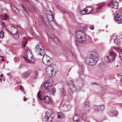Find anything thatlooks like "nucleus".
<instances>
[{
    "label": "nucleus",
    "instance_id": "1",
    "mask_svg": "<svg viewBox=\"0 0 122 122\" xmlns=\"http://www.w3.org/2000/svg\"><path fill=\"white\" fill-rule=\"evenodd\" d=\"M44 47L42 44L39 42L35 49V52L36 54L41 56L42 58V62L46 65H49L52 63V59L45 54Z\"/></svg>",
    "mask_w": 122,
    "mask_h": 122
},
{
    "label": "nucleus",
    "instance_id": "2",
    "mask_svg": "<svg viewBox=\"0 0 122 122\" xmlns=\"http://www.w3.org/2000/svg\"><path fill=\"white\" fill-rule=\"evenodd\" d=\"M98 58V56L97 52L93 51L91 52L89 57L86 58L85 61L89 65H94L97 61Z\"/></svg>",
    "mask_w": 122,
    "mask_h": 122
},
{
    "label": "nucleus",
    "instance_id": "3",
    "mask_svg": "<svg viewBox=\"0 0 122 122\" xmlns=\"http://www.w3.org/2000/svg\"><path fill=\"white\" fill-rule=\"evenodd\" d=\"M75 35L76 40L78 42L82 43L86 40V36L84 32L82 30H77L76 32Z\"/></svg>",
    "mask_w": 122,
    "mask_h": 122
},
{
    "label": "nucleus",
    "instance_id": "4",
    "mask_svg": "<svg viewBox=\"0 0 122 122\" xmlns=\"http://www.w3.org/2000/svg\"><path fill=\"white\" fill-rule=\"evenodd\" d=\"M57 71L56 66L53 64L51 66H49L46 68V71L47 75L50 76H54Z\"/></svg>",
    "mask_w": 122,
    "mask_h": 122
},
{
    "label": "nucleus",
    "instance_id": "5",
    "mask_svg": "<svg viewBox=\"0 0 122 122\" xmlns=\"http://www.w3.org/2000/svg\"><path fill=\"white\" fill-rule=\"evenodd\" d=\"M117 55L113 51L109 52V55L105 58V60L107 62L111 63L115 61Z\"/></svg>",
    "mask_w": 122,
    "mask_h": 122
},
{
    "label": "nucleus",
    "instance_id": "6",
    "mask_svg": "<svg viewBox=\"0 0 122 122\" xmlns=\"http://www.w3.org/2000/svg\"><path fill=\"white\" fill-rule=\"evenodd\" d=\"M37 97L40 100H44L45 102L47 104L51 103V101L50 98L48 96L45 97L44 94L42 91H39L37 95Z\"/></svg>",
    "mask_w": 122,
    "mask_h": 122
},
{
    "label": "nucleus",
    "instance_id": "7",
    "mask_svg": "<svg viewBox=\"0 0 122 122\" xmlns=\"http://www.w3.org/2000/svg\"><path fill=\"white\" fill-rule=\"evenodd\" d=\"M26 55V57L25 59V60L27 63H35L34 58L33 57L29 49H27Z\"/></svg>",
    "mask_w": 122,
    "mask_h": 122
},
{
    "label": "nucleus",
    "instance_id": "8",
    "mask_svg": "<svg viewBox=\"0 0 122 122\" xmlns=\"http://www.w3.org/2000/svg\"><path fill=\"white\" fill-rule=\"evenodd\" d=\"M52 114V111L50 110H48L46 112L45 116V120L48 122H51L52 120V117L51 115Z\"/></svg>",
    "mask_w": 122,
    "mask_h": 122
},
{
    "label": "nucleus",
    "instance_id": "9",
    "mask_svg": "<svg viewBox=\"0 0 122 122\" xmlns=\"http://www.w3.org/2000/svg\"><path fill=\"white\" fill-rule=\"evenodd\" d=\"M48 39L49 40H51L52 41H54L57 44L59 45H61L60 41L58 39L55 37L54 35L51 34L50 36H49L48 35Z\"/></svg>",
    "mask_w": 122,
    "mask_h": 122
},
{
    "label": "nucleus",
    "instance_id": "10",
    "mask_svg": "<svg viewBox=\"0 0 122 122\" xmlns=\"http://www.w3.org/2000/svg\"><path fill=\"white\" fill-rule=\"evenodd\" d=\"M108 7H111L112 8L117 9L118 8V3L117 1L112 0L108 4Z\"/></svg>",
    "mask_w": 122,
    "mask_h": 122
},
{
    "label": "nucleus",
    "instance_id": "11",
    "mask_svg": "<svg viewBox=\"0 0 122 122\" xmlns=\"http://www.w3.org/2000/svg\"><path fill=\"white\" fill-rule=\"evenodd\" d=\"M90 104L89 102H86L83 107L84 113L82 114L84 116L85 114L89 112L90 109Z\"/></svg>",
    "mask_w": 122,
    "mask_h": 122
},
{
    "label": "nucleus",
    "instance_id": "12",
    "mask_svg": "<svg viewBox=\"0 0 122 122\" xmlns=\"http://www.w3.org/2000/svg\"><path fill=\"white\" fill-rule=\"evenodd\" d=\"M13 29L14 30L16 31H17V28L15 27L11 24H8L6 26V29L7 31L9 33H11V30H13Z\"/></svg>",
    "mask_w": 122,
    "mask_h": 122
},
{
    "label": "nucleus",
    "instance_id": "13",
    "mask_svg": "<svg viewBox=\"0 0 122 122\" xmlns=\"http://www.w3.org/2000/svg\"><path fill=\"white\" fill-rule=\"evenodd\" d=\"M39 17L41 20V22L42 25L46 27H47V21L45 19L44 17L41 15H39Z\"/></svg>",
    "mask_w": 122,
    "mask_h": 122
},
{
    "label": "nucleus",
    "instance_id": "14",
    "mask_svg": "<svg viewBox=\"0 0 122 122\" xmlns=\"http://www.w3.org/2000/svg\"><path fill=\"white\" fill-rule=\"evenodd\" d=\"M121 13L118 12L116 14V15L114 17V20L116 21H120L122 19V16Z\"/></svg>",
    "mask_w": 122,
    "mask_h": 122
},
{
    "label": "nucleus",
    "instance_id": "15",
    "mask_svg": "<svg viewBox=\"0 0 122 122\" xmlns=\"http://www.w3.org/2000/svg\"><path fill=\"white\" fill-rule=\"evenodd\" d=\"M79 26L81 30L83 31H86L87 30V27L84 24H81Z\"/></svg>",
    "mask_w": 122,
    "mask_h": 122
},
{
    "label": "nucleus",
    "instance_id": "16",
    "mask_svg": "<svg viewBox=\"0 0 122 122\" xmlns=\"http://www.w3.org/2000/svg\"><path fill=\"white\" fill-rule=\"evenodd\" d=\"M52 82H50L49 81H46L44 83V87H48L50 86H52Z\"/></svg>",
    "mask_w": 122,
    "mask_h": 122
},
{
    "label": "nucleus",
    "instance_id": "17",
    "mask_svg": "<svg viewBox=\"0 0 122 122\" xmlns=\"http://www.w3.org/2000/svg\"><path fill=\"white\" fill-rule=\"evenodd\" d=\"M92 8L90 6L86 7L85 8V10L87 14H88L90 13L92 11Z\"/></svg>",
    "mask_w": 122,
    "mask_h": 122
},
{
    "label": "nucleus",
    "instance_id": "18",
    "mask_svg": "<svg viewBox=\"0 0 122 122\" xmlns=\"http://www.w3.org/2000/svg\"><path fill=\"white\" fill-rule=\"evenodd\" d=\"M118 113V112L116 109L111 111L109 113L110 115L111 116H113L116 115Z\"/></svg>",
    "mask_w": 122,
    "mask_h": 122
},
{
    "label": "nucleus",
    "instance_id": "19",
    "mask_svg": "<svg viewBox=\"0 0 122 122\" xmlns=\"http://www.w3.org/2000/svg\"><path fill=\"white\" fill-rule=\"evenodd\" d=\"M27 39L25 37H24L23 38V42L22 43V46L23 47H25L27 43Z\"/></svg>",
    "mask_w": 122,
    "mask_h": 122
},
{
    "label": "nucleus",
    "instance_id": "20",
    "mask_svg": "<svg viewBox=\"0 0 122 122\" xmlns=\"http://www.w3.org/2000/svg\"><path fill=\"white\" fill-rule=\"evenodd\" d=\"M79 116L77 114H76L73 116V120L74 121H75L77 122H78L79 121Z\"/></svg>",
    "mask_w": 122,
    "mask_h": 122
},
{
    "label": "nucleus",
    "instance_id": "21",
    "mask_svg": "<svg viewBox=\"0 0 122 122\" xmlns=\"http://www.w3.org/2000/svg\"><path fill=\"white\" fill-rule=\"evenodd\" d=\"M31 72L30 71H27L25 72L23 74L25 78H27L31 74Z\"/></svg>",
    "mask_w": 122,
    "mask_h": 122
},
{
    "label": "nucleus",
    "instance_id": "22",
    "mask_svg": "<svg viewBox=\"0 0 122 122\" xmlns=\"http://www.w3.org/2000/svg\"><path fill=\"white\" fill-rule=\"evenodd\" d=\"M48 22H51L53 20V17L52 15H48L47 16Z\"/></svg>",
    "mask_w": 122,
    "mask_h": 122
},
{
    "label": "nucleus",
    "instance_id": "23",
    "mask_svg": "<svg viewBox=\"0 0 122 122\" xmlns=\"http://www.w3.org/2000/svg\"><path fill=\"white\" fill-rule=\"evenodd\" d=\"M70 89L72 93L76 91V88L74 85H71L69 86Z\"/></svg>",
    "mask_w": 122,
    "mask_h": 122
},
{
    "label": "nucleus",
    "instance_id": "24",
    "mask_svg": "<svg viewBox=\"0 0 122 122\" xmlns=\"http://www.w3.org/2000/svg\"><path fill=\"white\" fill-rule=\"evenodd\" d=\"M2 19L3 20H7L9 19V17L7 14L5 13L3 16Z\"/></svg>",
    "mask_w": 122,
    "mask_h": 122
},
{
    "label": "nucleus",
    "instance_id": "25",
    "mask_svg": "<svg viewBox=\"0 0 122 122\" xmlns=\"http://www.w3.org/2000/svg\"><path fill=\"white\" fill-rule=\"evenodd\" d=\"M98 66L100 68L102 69L105 67V65L104 63L101 62L99 64Z\"/></svg>",
    "mask_w": 122,
    "mask_h": 122
},
{
    "label": "nucleus",
    "instance_id": "26",
    "mask_svg": "<svg viewBox=\"0 0 122 122\" xmlns=\"http://www.w3.org/2000/svg\"><path fill=\"white\" fill-rule=\"evenodd\" d=\"M11 7L13 10L16 13H19V10L15 7L12 5H11Z\"/></svg>",
    "mask_w": 122,
    "mask_h": 122
},
{
    "label": "nucleus",
    "instance_id": "27",
    "mask_svg": "<svg viewBox=\"0 0 122 122\" xmlns=\"http://www.w3.org/2000/svg\"><path fill=\"white\" fill-rule=\"evenodd\" d=\"M114 42L117 45H119L120 43V39L118 38H117L115 39L114 40Z\"/></svg>",
    "mask_w": 122,
    "mask_h": 122
},
{
    "label": "nucleus",
    "instance_id": "28",
    "mask_svg": "<svg viewBox=\"0 0 122 122\" xmlns=\"http://www.w3.org/2000/svg\"><path fill=\"white\" fill-rule=\"evenodd\" d=\"M59 91L64 95H66V91L65 90H64V88H60L59 89Z\"/></svg>",
    "mask_w": 122,
    "mask_h": 122
},
{
    "label": "nucleus",
    "instance_id": "29",
    "mask_svg": "<svg viewBox=\"0 0 122 122\" xmlns=\"http://www.w3.org/2000/svg\"><path fill=\"white\" fill-rule=\"evenodd\" d=\"M14 36L15 38L16 39H18L19 37V34L17 32L15 33L13 35Z\"/></svg>",
    "mask_w": 122,
    "mask_h": 122
},
{
    "label": "nucleus",
    "instance_id": "30",
    "mask_svg": "<svg viewBox=\"0 0 122 122\" xmlns=\"http://www.w3.org/2000/svg\"><path fill=\"white\" fill-rule=\"evenodd\" d=\"M58 115L57 116V118H59L60 117H63V115L62 113L61 112H58Z\"/></svg>",
    "mask_w": 122,
    "mask_h": 122
},
{
    "label": "nucleus",
    "instance_id": "31",
    "mask_svg": "<svg viewBox=\"0 0 122 122\" xmlns=\"http://www.w3.org/2000/svg\"><path fill=\"white\" fill-rule=\"evenodd\" d=\"M85 8L83 10L81 11L80 12V13L82 15H84L87 14V13L86 12Z\"/></svg>",
    "mask_w": 122,
    "mask_h": 122
},
{
    "label": "nucleus",
    "instance_id": "32",
    "mask_svg": "<svg viewBox=\"0 0 122 122\" xmlns=\"http://www.w3.org/2000/svg\"><path fill=\"white\" fill-rule=\"evenodd\" d=\"M4 35L3 31L1 30L0 31V38H3L4 37Z\"/></svg>",
    "mask_w": 122,
    "mask_h": 122
},
{
    "label": "nucleus",
    "instance_id": "33",
    "mask_svg": "<svg viewBox=\"0 0 122 122\" xmlns=\"http://www.w3.org/2000/svg\"><path fill=\"white\" fill-rule=\"evenodd\" d=\"M93 107L95 111L98 112L99 111L98 106H95Z\"/></svg>",
    "mask_w": 122,
    "mask_h": 122
},
{
    "label": "nucleus",
    "instance_id": "34",
    "mask_svg": "<svg viewBox=\"0 0 122 122\" xmlns=\"http://www.w3.org/2000/svg\"><path fill=\"white\" fill-rule=\"evenodd\" d=\"M46 14H47V16L48 15H52V12L49 10H47L46 11Z\"/></svg>",
    "mask_w": 122,
    "mask_h": 122
},
{
    "label": "nucleus",
    "instance_id": "35",
    "mask_svg": "<svg viewBox=\"0 0 122 122\" xmlns=\"http://www.w3.org/2000/svg\"><path fill=\"white\" fill-rule=\"evenodd\" d=\"M103 5L102 3H100L97 5V8L96 10L98 9H100L102 7Z\"/></svg>",
    "mask_w": 122,
    "mask_h": 122
},
{
    "label": "nucleus",
    "instance_id": "36",
    "mask_svg": "<svg viewBox=\"0 0 122 122\" xmlns=\"http://www.w3.org/2000/svg\"><path fill=\"white\" fill-rule=\"evenodd\" d=\"M99 106V110H103L104 109V106L103 105Z\"/></svg>",
    "mask_w": 122,
    "mask_h": 122
},
{
    "label": "nucleus",
    "instance_id": "37",
    "mask_svg": "<svg viewBox=\"0 0 122 122\" xmlns=\"http://www.w3.org/2000/svg\"><path fill=\"white\" fill-rule=\"evenodd\" d=\"M49 88L48 87H44V92L45 93H47L48 91Z\"/></svg>",
    "mask_w": 122,
    "mask_h": 122
},
{
    "label": "nucleus",
    "instance_id": "38",
    "mask_svg": "<svg viewBox=\"0 0 122 122\" xmlns=\"http://www.w3.org/2000/svg\"><path fill=\"white\" fill-rule=\"evenodd\" d=\"M11 31L12 32H11V33H11L12 35L14 34H15V33H17L18 32L17 29V31H16L15 30H14V29H13V30H11Z\"/></svg>",
    "mask_w": 122,
    "mask_h": 122
},
{
    "label": "nucleus",
    "instance_id": "39",
    "mask_svg": "<svg viewBox=\"0 0 122 122\" xmlns=\"http://www.w3.org/2000/svg\"><path fill=\"white\" fill-rule=\"evenodd\" d=\"M56 91V89L55 88H53L52 89V94L53 95H54L55 94Z\"/></svg>",
    "mask_w": 122,
    "mask_h": 122
},
{
    "label": "nucleus",
    "instance_id": "40",
    "mask_svg": "<svg viewBox=\"0 0 122 122\" xmlns=\"http://www.w3.org/2000/svg\"><path fill=\"white\" fill-rule=\"evenodd\" d=\"M74 85L73 84V81L72 80H70L69 83V86H70V85Z\"/></svg>",
    "mask_w": 122,
    "mask_h": 122
},
{
    "label": "nucleus",
    "instance_id": "41",
    "mask_svg": "<svg viewBox=\"0 0 122 122\" xmlns=\"http://www.w3.org/2000/svg\"><path fill=\"white\" fill-rule=\"evenodd\" d=\"M14 61H18L19 60V58L17 57H15L14 59Z\"/></svg>",
    "mask_w": 122,
    "mask_h": 122
},
{
    "label": "nucleus",
    "instance_id": "42",
    "mask_svg": "<svg viewBox=\"0 0 122 122\" xmlns=\"http://www.w3.org/2000/svg\"><path fill=\"white\" fill-rule=\"evenodd\" d=\"M20 90H21L22 92H24V88L22 86H20Z\"/></svg>",
    "mask_w": 122,
    "mask_h": 122
},
{
    "label": "nucleus",
    "instance_id": "43",
    "mask_svg": "<svg viewBox=\"0 0 122 122\" xmlns=\"http://www.w3.org/2000/svg\"><path fill=\"white\" fill-rule=\"evenodd\" d=\"M57 7L58 9H59L61 10H62V8L59 5L57 6Z\"/></svg>",
    "mask_w": 122,
    "mask_h": 122
},
{
    "label": "nucleus",
    "instance_id": "44",
    "mask_svg": "<svg viewBox=\"0 0 122 122\" xmlns=\"http://www.w3.org/2000/svg\"><path fill=\"white\" fill-rule=\"evenodd\" d=\"M21 7H22V8L24 10V11H25V12H26V10L25 8V7H24V5H22V4H21Z\"/></svg>",
    "mask_w": 122,
    "mask_h": 122
},
{
    "label": "nucleus",
    "instance_id": "45",
    "mask_svg": "<svg viewBox=\"0 0 122 122\" xmlns=\"http://www.w3.org/2000/svg\"><path fill=\"white\" fill-rule=\"evenodd\" d=\"M66 107L67 108V110H70L71 108V106L69 105H67Z\"/></svg>",
    "mask_w": 122,
    "mask_h": 122
},
{
    "label": "nucleus",
    "instance_id": "46",
    "mask_svg": "<svg viewBox=\"0 0 122 122\" xmlns=\"http://www.w3.org/2000/svg\"><path fill=\"white\" fill-rule=\"evenodd\" d=\"M38 75V73L37 72V71H35L34 72V75L35 76H37Z\"/></svg>",
    "mask_w": 122,
    "mask_h": 122
},
{
    "label": "nucleus",
    "instance_id": "47",
    "mask_svg": "<svg viewBox=\"0 0 122 122\" xmlns=\"http://www.w3.org/2000/svg\"><path fill=\"white\" fill-rule=\"evenodd\" d=\"M120 56L121 57V58H122V52H121L120 54Z\"/></svg>",
    "mask_w": 122,
    "mask_h": 122
},
{
    "label": "nucleus",
    "instance_id": "48",
    "mask_svg": "<svg viewBox=\"0 0 122 122\" xmlns=\"http://www.w3.org/2000/svg\"><path fill=\"white\" fill-rule=\"evenodd\" d=\"M90 28L91 29L93 30L94 29V27L93 26H91Z\"/></svg>",
    "mask_w": 122,
    "mask_h": 122
},
{
    "label": "nucleus",
    "instance_id": "49",
    "mask_svg": "<svg viewBox=\"0 0 122 122\" xmlns=\"http://www.w3.org/2000/svg\"><path fill=\"white\" fill-rule=\"evenodd\" d=\"M2 8L1 5H0V13L2 11Z\"/></svg>",
    "mask_w": 122,
    "mask_h": 122
},
{
    "label": "nucleus",
    "instance_id": "50",
    "mask_svg": "<svg viewBox=\"0 0 122 122\" xmlns=\"http://www.w3.org/2000/svg\"><path fill=\"white\" fill-rule=\"evenodd\" d=\"M10 73L9 72V73H7V74L8 76H10Z\"/></svg>",
    "mask_w": 122,
    "mask_h": 122
},
{
    "label": "nucleus",
    "instance_id": "51",
    "mask_svg": "<svg viewBox=\"0 0 122 122\" xmlns=\"http://www.w3.org/2000/svg\"><path fill=\"white\" fill-rule=\"evenodd\" d=\"M3 74H1L0 75V76L2 78L3 77Z\"/></svg>",
    "mask_w": 122,
    "mask_h": 122
},
{
    "label": "nucleus",
    "instance_id": "52",
    "mask_svg": "<svg viewBox=\"0 0 122 122\" xmlns=\"http://www.w3.org/2000/svg\"><path fill=\"white\" fill-rule=\"evenodd\" d=\"M26 98H24V101H26Z\"/></svg>",
    "mask_w": 122,
    "mask_h": 122
},
{
    "label": "nucleus",
    "instance_id": "53",
    "mask_svg": "<svg viewBox=\"0 0 122 122\" xmlns=\"http://www.w3.org/2000/svg\"><path fill=\"white\" fill-rule=\"evenodd\" d=\"M1 60H2V61H4V59L3 58H2V59Z\"/></svg>",
    "mask_w": 122,
    "mask_h": 122
},
{
    "label": "nucleus",
    "instance_id": "54",
    "mask_svg": "<svg viewBox=\"0 0 122 122\" xmlns=\"http://www.w3.org/2000/svg\"><path fill=\"white\" fill-rule=\"evenodd\" d=\"M0 57H1V58H4V56H0Z\"/></svg>",
    "mask_w": 122,
    "mask_h": 122
},
{
    "label": "nucleus",
    "instance_id": "55",
    "mask_svg": "<svg viewBox=\"0 0 122 122\" xmlns=\"http://www.w3.org/2000/svg\"><path fill=\"white\" fill-rule=\"evenodd\" d=\"M2 80V78H1L0 79V81H1V80Z\"/></svg>",
    "mask_w": 122,
    "mask_h": 122
},
{
    "label": "nucleus",
    "instance_id": "56",
    "mask_svg": "<svg viewBox=\"0 0 122 122\" xmlns=\"http://www.w3.org/2000/svg\"><path fill=\"white\" fill-rule=\"evenodd\" d=\"M36 76H35V79H36Z\"/></svg>",
    "mask_w": 122,
    "mask_h": 122
},
{
    "label": "nucleus",
    "instance_id": "57",
    "mask_svg": "<svg viewBox=\"0 0 122 122\" xmlns=\"http://www.w3.org/2000/svg\"><path fill=\"white\" fill-rule=\"evenodd\" d=\"M118 66H119L118 65H117V67H118Z\"/></svg>",
    "mask_w": 122,
    "mask_h": 122
},
{
    "label": "nucleus",
    "instance_id": "58",
    "mask_svg": "<svg viewBox=\"0 0 122 122\" xmlns=\"http://www.w3.org/2000/svg\"><path fill=\"white\" fill-rule=\"evenodd\" d=\"M23 58H25V57H24V56H23Z\"/></svg>",
    "mask_w": 122,
    "mask_h": 122
},
{
    "label": "nucleus",
    "instance_id": "59",
    "mask_svg": "<svg viewBox=\"0 0 122 122\" xmlns=\"http://www.w3.org/2000/svg\"><path fill=\"white\" fill-rule=\"evenodd\" d=\"M82 118H83V116H82Z\"/></svg>",
    "mask_w": 122,
    "mask_h": 122
},
{
    "label": "nucleus",
    "instance_id": "60",
    "mask_svg": "<svg viewBox=\"0 0 122 122\" xmlns=\"http://www.w3.org/2000/svg\"><path fill=\"white\" fill-rule=\"evenodd\" d=\"M64 12V11H63V12Z\"/></svg>",
    "mask_w": 122,
    "mask_h": 122
},
{
    "label": "nucleus",
    "instance_id": "61",
    "mask_svg": "<svg viewBox=\"0 0 122 122\" xmlns=\"http://www.w3.org/2000/svg\"><path fill=\"white\" fill-rule=\"evenodd\" d=\"M121 39H122V37L121 38Z\"/></svg>",
    "mask_w": 122,
    "mask_h": 122
}]
</instances>
